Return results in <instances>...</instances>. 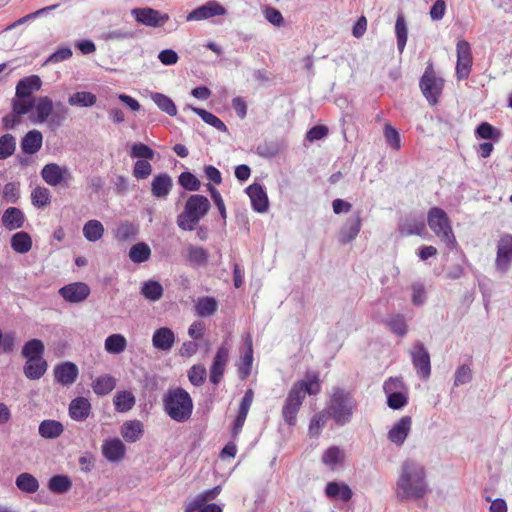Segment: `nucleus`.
Here are the masks:
<instances>
[{"label":"nucleus","mask_w":512,"mask_h":512,"mask_svg":"<svg viewBox=\"0 0 512 512\" xmlns=\"http://www.w3.org/2000/svg\"><path fill=\"white\" fill-rule=\"evenodd\" d=\"M430 492L425 467L413 460L402 462L395 484V496L400 502L418 501Z\"/></svg>","instance_id":"f257e3e1"},{"label":"nucleus","mask_w":512,"mask_h":512,"mask_svg":"<svg viewBox=\"0 0 512 512\" xmlns=\"http://www.w3.org/2000/svg\"><path fill=\"white\" fill-rule=\"evenodd\" d=\"M356 409L357 401L349 391L341 387L332 389L326 412L337 425L344 426L350 423Z\"/></svg>","instance_id":"f03ea898"},{"label":"nucleus","mask_w":512,"mask_h":512,"mask_svg":"<svg viewBox=\"0 0 512 512\" xmlns=\"http://www.w3.org/2000/svg\"><path fill=\"white\" fill-rule=\"evenodd\" d=\"M165 413L178 423L186 422L193 412V400L183 388L169 389L163 397Z\"/></svg>","instance_id":"7ed1b4c3"},{"label":"nucleus","mask_w":512,"mask_h":512,"mask_svg":"<svg viewBox=\"0 0 512 512\" xmlns=\"http://www.w3.org/2000/svg\"><path fill=\"white\" fill-rule=\"evenodd\" d=\"M210 207L207 197L200 194L191 195L186 201L183 212L177 217L178 227L184 231H193Z\"/></svg>","instance_id":"20e7f679"},{"label":"nucleus","mask_w":512,"mask_h":512,"mask_svg":"<svg viewBox=\"0 0 512 512\" xmlns=\"http://www.w3.org/2000/svg\"><path fill=\"white\" fill-rule=\"evenodd\" d=\"M427 222L430 229L447 247L453 249L456 246L457 242L449 218L443 209L431 208L428 212Z\"/></svg>","instance_id":"39448f33"},{"label":"nucleus","mask_w":512,"mask_h":512,"mask_svg":"<svg viewBox=\"0 0 512 512\" xmlns=\"http://www.w3.org/2000/svg\"><path fill=\"white\" fill-rule=\"evenodd\" d=\"M300 385H292L284 401L282 408V417L286 424L293 426L296 424V418L304 400V390Z\"/></svg>","instance_id":"423d86ee"},{"label":"nucleus","mask_w":512,"mask_h":512,"mask_svg":"<svg viewBox=\"0 0 512 512\" xmlns=\"http://www.w3.org/2000/svg\"><path fill=\"white\" fill-rule=\"evenodd\" d=\"M220 491V486L203 491L186 504L185 512H222L219 505L215 503L208 504L209 501L214 500L219 495Z\"/></svg>","instance_id":"0eeeda50"},{"label":"nucleus","mask_w":512,"mask_h":512,"mask_svg":"<svg viewBox=\"0 0 512 512\" xmlns=\"http://www.w3.org/2000/svg\"><path fill=\"white\" fill-rule=\"evenodd\" d=\"M43 181L49 186L56 187L59 185L68 186L73 180V175L70 169L57 163H48L43 166L41 172Z\"/></svg>","instance_id":"6e6552de"},{"label":"nucleus","mask_w":512,"mask_h":512,"mask_svg":"<svg viewBox=\"0 0 512 512\" xmlns=\"http://www.w3.org/2000/svg\"><path fill=\"white\" fill-rule=\"evenodd\" d=\"M443 85V79L436 77L433 70L429 67L420 79L421 91L431 105H435L438 102Z\"/></svg>","instance_id":"1a4fd4ad"},{"label":"nucleus","mask_w":512,"mask_h":512,"mask_svg":"<svg viewBox=\"0 0 512 512\" xmlns=\"http://www.w3.org/2000/svg\"><path fill=\"white\" fill-rule=\"evenodd\" d=\"M412 364L416 370L417 375L426 380L431 375V361L430 354L421 342H416L411 350Z\"/></svg>","instance_id":"9d476101"},{"label":"nucleus","mask_w":512,"mask_h":512,"mask_svg":"<svg viewBox=\"0 0 512 512\" xmlns=\"http://www.w3.org/2000/svg\"><path fill=\"white\" fill-rule=\"evenodd\" d=\"M227 14V10L219 2L209 0L205 4L193 9L187 16V21H201L207 20L216 16H223Z\"/></svg>","instance_id":"9b49d317"},{"label":"nucleus","mask_w":512,"mask_h":512,"mask_svg":"<svg viewBox=\"0 0 512 512\" xmlns=\"http://www.w3.org/2000/svg\"><path fill=\"white\" fill-rule=\"evenodd\" d=\"M59 295L70 304H77L85 301L90 295V288L84 282H73L61 287Z\"/></svg>","instance_id":"f8f14e48"},{"label":"nucleus","mask_w":512,"mask_h":512,"mask_svg":"<svg viewBox=\"0 0 512 512\" xmlns=\"http://www.w3.org/2000/svg\"><path fill=\"white\" fill-rule=\"evenodd\" d=\"M131 14L137 22L154 28L163 26L169 19L167 14H161L152 8H134Z\"/></svg>","instance_id":"ddd939ff"},{"label":"nucleus","mask_w":512,"mask_h":512,"mask_svg":"<svg viewBox=\"0 0 512 512\" xmlns=\"http://www.w3.org/2000/svg\"><path fill=\"white\" fill-rule=\"evenodd\" d=\"M362 227L361 211H356L353 215L346 219L342 225L338 241L345 245L352 242L358 236Z\"/></svg>","instance_id":"4468645a"},{"label":"nucleus","mask_w":512,"mask_h":512,"mask_svg":"<svg viewBox=\"0 0 512 512\" xmlns=\"http://www.w3.org/2000/svg\"><path fill=\"white\" fill-rule=\"evenodd\" d=\"M229 358V348L222 345L218 348L210 367V382L218 385L222 380Z\"/></svg>","instance_id":"2eb2a0df"},{"label":"nucleus","mask_w":512,"mask_h":512,"mask_svg":"<svg viewBox=\"0 0 512 512\" xmlns=\"http://www.w3.org/2000/svg\"><path fill=\"white\" fill-rule=\"evenodd\" d=\"M252 208L258 213H264L268 210L269 200L264 187L259 183H253L246 188Z\"/></svg>","instance_id":"dca6fc26"},{"label":"nucleus","mask_w":512,"mask_h":512,"mask_svg":"<svg viewBox=\"0 0 512 512\" xmlns=\"http://www.w3.org/2000/svg\"><path fill=\"white\" fill-rule=\"evenodd\" d=\"M412 427L410 416L401 417L389 430L388 439L397 446L403 445Z\"/></svg>","instance_id":"f3484780"},{"label":"nucleus","mask_w":512,"mask_h":512,"mask_svg":"<svg viewBox=\"0 0 512 512\" xmlns=\"http://www.w3.org/2000/svg\"><path fill=\"white\" fill-rule=\"evenodd\" d=\"M512 261V236L502 237L498 243L496 267L501 272H506Z\"/></svg>","instance_id":"a211bd4d"},{"label":"nucleus","mask_w":512,"mask_h":512,"mask_svg":"<svg viewBox=\"0 0 512 512\" xmlns=\"http://www.w3.org/2000/svg\"><path fill=\"white\" fill-rule=\"evenodd\" d=\"M254 399L252 389H247L239 405L238 414L234 420L232 434L236 437L242 430L250 407Z\"/></svg>","instance_id":"6ab92c4d"},{"label":"nucleus","mask_w":512,"mask_h":512,"mask_svg":"<svg viewBox=\"0 0 512 512\" xmlns=\"http://www.w3.org/2000/svg\"><path fill=\"white\" fill-rule=\"evenodd\" d=\"M397 380L390 378L384 382L383 390L387 395V405L393 410H399L407 405L408 397L402 392H394Z\"/></svg>","instance_id":"aec40b11"},{"label":"nucleus","mask_w":512,"mask_h":512,"mask_svg":"<svg viewBox=\"0 0 512 512\" xmlns=\"http://www.w3.org/2000/svg\"><path fill=\"white\" fill-rule=\"evenodd\" d=\"M34 112L30 115V120L35 124L46 122L52 114L53 102L48 96H42L35 100Z\"/></svg>","instance_id":"412c9836"},{"label":"nucleus","mask_w":512,"mask_h":512,"mask_svg":"<svg viewBox=\"0 0 512 512\" xmlns=\"http://www.w3.org/2000/svg\"><path fill=\"white\" fill-rule=\"evenodd\" d=\"M126 453V447L119 438L106 440L102 445V454L110 462L122 460Z\"/></svg>","instance_id":"4be33fe9"},{"label":"nucleus","mask_w":512,"mask_h":512,"mask_svg":"<svg viewBox=\"0 0 512 512\" xmlns=\"http://www.w3.org/2000/svg\"><path fill=\"white\" fill-rule=\"evenodd\" d=\"M425 231V222L423 217L409 215L399 223V232L403 236L422 235Z\"/></svg>","instance_id":"5701e85b"},{"label":"nucleus","mask_w":512,"mask_h":512,"mask_svg":"<svg viewBox=\"0 0 512 512\" xmlns=\"http://www.w3.org/2000/svg\"><path fill=\"white\" fill-rule=\"evenodd\" d=\"M175 343V334L168 327H161L154 331L152 345L157 350L169 351Z\"/></svg>","instance_id":"b1692460"},{"label":"nucleus","mask_w":512,"mask_h":512,"mask_svg":"<svg viewBox=\"0 0 512 512\" xmlns=\"http://www.w3.org/2000/svg\"><path fill=\"white\" fill-rule=\"evenodd\" d=\"M78 367L72 362H65L55 367V379L62 385L73 384L78 377Z\"/></svg>","instance_id":"393cba45"},{"label":"nucleus","mask_w":512,"mask_h":512,"mask_svg":"<svg viewBox=\"0 0 512 512\" xmlns=\"http://www.w3.org/2000/svg\"><path fill=\"white\" fill-rule=\"evenodd\" d=\"M325 494L328 498L333 500H341L348 502L353 496L351 488L344 482L332 481L325 487Z\"/></svg>","instance_id":"a878e982"},{"label":"nucleus","mask_w":512,"mask_h":512,"mask_svg":"<svg viewBox=\"0 0 512 512\" xmlns=\"http://www.w3.org/2000/svg\"><path fill=\"white\" fill-rule=\"evenodd\" d=\"M43 144V135L38 130H30L27 132L24 137L21 139L20 147L23 153L25 154H35L37 153Z\"/></svg>","instance_id":"bb28decb"},{"label":"nucleus","mask_w":512,"mask_h":512,"mask_svg":"<svg viewBox=\"0 0 512 512\" xmlns=\"http://www.w3.org/2000/svg\"><path fill=\"white\" fill-rule=\"evenodd\" d=\"M91 412V404L87 398L77 397L69 404V415L75 421H85Z\"/></svg>","instance_id":"cd10ccee"},{"label":"nucleus","mask_w":512,"mask_h":512,"mask_svg":"<svg viewBox=\"0 0 512 512\" xmlns=\"http://www.w3.org/2000/svg\"><path fill=\"white\" fill-rule=\"evenodd\" d=\"M172 178L167 173H161L154 176L151 183L152 195L165 199L172 189Z\"/></svg>","instance_id":"c85d7f7f"},{"label":"nucleus","mask_w":512,"mask_h":512,"mask_svg":"<svg viewBox=\"0 0 512 512\" xmlns=\"http://www.w3.org/2000/svg\"><path fill=\"white\" fill-rule=\"evenodd\" d=\"M42 81L39 76L31 75L21 79L16 86V95L34 97L33 93L40 90Z\"/></svg>","instance_id":"c756f323"},{"label":"nucleus","mask_w":512,"mask_h":512,"mask_svg":"<svg viewBox=\"0 0 512 512\" xmlns=\"http://www.w3.org/2000/svg\"><path fill=\"white\" fill-rule=\"evenodd\" d=\"M48 364L44 358L29 359L24 365V374L30 380L40 379L46 372Z\"/></svg>","instance_id":"7c9ffc66"},{"label":"nucleus","mask_w":512,"mask_h":512,"mask_svg":"<svg viewBox=\"0 0 512 512\" xmlns=\"http://www.w3.org/2000/svg\"><path fill=\"white\" fill-rule=\"evenodd\" d=\"M120 433L125 441L134 443L143 435V424L139 420H130L123 423Z\"/></svg>","instance_id":"2f4dec72"},{"label":"nucleus","mask_w":512,"mask_h":512,"mask_svg":"<svg viewBox=\"0 0 512 512\" xmlns=\"http://www.w3.org/2000/svg\"><path fill=\"white\" fill-rule=\"evenodd\" d=\"M24 214L16 207L7 208L2 216L3 225L9 230L21 228L24 224Z\"/></svg>","instance_id":"473e14b6"},{"label":"nucleus","mask_w":512,"mask_h":512,"mask_svg":"<svg viewBox=\"0 0 512 512\" xmlns=\"http://www.w3.org/2000/svg\"><path fill=\"white\" fill-rule=\"evenodd\" d=\"M186 252V259L192 267H202L208 263V252L203 247L189 245Z\"/></svg>","instance_id":"72a5a7b5"},{"label":"nucleus","mask_w":512,"mask_h":512,"mask_svg":"<svg viewBox=\"0 0 512 512\" xmlns=\"http://www.w3.org/2000/svg\"><path fill=\"white\" fill-rule=\"evenodd\" d=\"M246 351L241 356L240 363L238 365V373L241 379L246 378L251 373V367L253 362V348H252V339L250 336L247 337L246 341Z\"/></svg>","instance_id":"f704fd0d"},{"label":"nucleus","mask_w":512,"mask_h":512,"mask_svg":"<svg viewBox=\"0 0 512 512\" xmlns=\"http://www.w3.org/2000/svg\"><path fill=\"white\" fill-rule=\"evenodd\" d=\"M38 431L41 437L45 439H54L63 433L64 426L61 422L56 420H43L39 425Z\"/></svg>","instance_id":"c9c22d12"},{"label":"nucleus","mask_w":512,"mask_h":512,"mask_svg":"<svg viewBox=\"0 0 512 512\" xmlns=\"http://www.w3.org/2000/svg\"><path fill=\"white\" fill-rule=\"evenodd\" d=\"M135 397L130 391H118L113 398L115 410L120 413L131 410L135 405Z\"/></svg>","instance_id":"e433bc0d"},{"label":"nucleus","mask_w":512,"mask_h":512,"mask_svg":"<svg viewBox=\"0 0 512 512\" xmlns=\"http://www.w3.org/2000/svg\"><path fill=\"white\" fill-rule=\"evenodd\" d=\"M116 386V379L109 375L105 374L99 376L92 382V388L96 395L104 396L109 394Z\"/></svg>","instance_id":"4c0bfd02"},{"label":"nucleus","mask_w":512,"mask_h":512,"mask_svg":"<svg viewBox=\"0 0 512 512\" xmlns=\"http://www.w3.org/2000/svg\"><path fill=\"white\" fill-rule=\"evenodd\" d=\"M395 34L397 39V49L402 53L405 49L408 39V28L404 14L399 12L395 23Z\"/></svg>","instance_id":"58836bf2"},{"label":"nucleus","mask_w":512,"mask_h":512,"mask_svg":"<svg viewBox=\"0 0 512 512\" xmlns=\"http://www.w3.org/2000/svg\"><path fill=\"white\" fill-rule=\"evenodd\" d=\"M128 256L133 263L141 264L150 259L151 249L147 243L138 242L130 248Z\"/></svg>","instance_id":"ea45409f"},{"label":"nucleus","mask_w":512,"mask_h":512,"mask_svg":"<svg viewBox=\"0 0 512 512\" xmlns=\"http://www.w3.org/2000/svg\"><path fill=\"white\" fill-rule=\"evenodd\" d=\"M163 287L156 280H148L142 284L141 294L149 301L156 302L163 296Z\"/></svg>","instance_id":"a19ab883"},{"label":"nucleus","mask_w":512,"mask_h":512,"mask_svg":"<svg viewBox=\"0 0 512 512\" xmlns=\"http://www.w3.org/2000/svg\"><path fill=\"white\" fill-rule=\"evenodd\" d=\"M11 247L17 253H27L32 247V239L27 232H17L11 237Z\"/></svg>","instance_id":"79ce46f5"},{"label":"nucleus","mask_w":512,"mask_h":512,"mask_svg":"<svg viewBox=\"0 0 512 512\" xmlns=\"http://www.w3.org/2000/svg\"><path fill=\"white\" fill-rule=\"evenodd\" d=\"M72 487V481L67 475H54L48 481V489L55 494H64Z\"/></svg>","instance_id":"37998d69"},{"label":"nucleus","mask_w":512,"mask_h":512,"mask_svg":"<svg viewBox=\"0 0 512 512\" xmlns=\"http://www.w3.org/2000/svg\"><path fill=\"white\" fill-rule=\"evenodd\" d=\"M150 97L161 111L169 116H175L177 114L176 105L170 97L158 92L151 93Z\"/></svg>","instance_id":"c03bdc74"},{"label":"nucleus","mask_w":512,"mask_h":512,"mask_svg":"<svg viewBox=\"0 0 512 512\" xmlns=\"http://www.w3.org/2000/svg\"><path fill=\"white\" fill-rule=\"evenodd\" d=\"M44 344L39 339L27 341L22 348V356L27 360L43 358Z\"/></svg>","instance_id":"a18cd8bd"},{"label":"nucleus","mask_w":512,"mask_h":512,"mask_svg":"<svg viewBox=\"0 0 512 512\" xmlns=\"http://www.w3.org/2000/svg\"><path fill=\"white\" fill-rule=\"evenodd\" d=\"M192 110L208 125L216 128L218 131L228 132L226 124L213 113L197 107H192Z\"/></svg>","instance_id":"49530a36"},{"label":"nucleus","mask_w":512,"mask_h":512,"mask_svg":"<svg viewBox=\"0 0 512 512\" xmlns=\"http://www.w3.org/2000/svg\"><path fill=\"white\" fill-rule=\"evenodd\" d=\"M104 226L98 220H89L84 224L83 235L90 242H96L102 238Z\"/></svg>","instance_id":"de8ad7c7"},{"label":"nucleus","mask_w":512,"mask_h":512,"mask_svg":"<svg viewBox=\"0 0 512 512\" xmlns=\"http://www.w3.org/2000/svg\"><path fill=\"white\" fill-rule=\"evenodd\" d=\"M15 483L17 488L25 493H35L39 489L38 480L27 472L18 475Z\"/></svg>","instance_id":"09e8293b"},{"label":"nucleus","mask_w":512,"mask_h":512,"mask_svg":"<svg viewBox=\"0 0 512 512\" xmlns=\"http://www.w3.org/2000/svg\"><path fill=\"white\" fill-rule=\"evenodd\" d=\"M105 350L111 354H120L127 347V340L121 334H112L105 339Z\"/></svg>","instance_id":"8fccbe9b"},{"label":"nucleus","mask_w":512,"mask_h":512,"mask_svg":"<svg viewBox=\"0 0 512 512\" xmlns=\"http://www.w3.org/2000/svg\"><path fill=\"white\" fill-rule=\"evenodd\" d=\"M35 100V97H24L15 94L12 101V110L17 114L25 115L33 109Z\"/></svg>","instance_id":"3c124183"},{"label":"nucleus","mask_w":512,"mask_h":512,"mask_svg":"<svg viewBox=\"0 0 512 512\" xmlns=\"http://www.w3.org/2000/svg\"><path fill=\"white\" fill-rule=\"evenodd\" d=\"M68 103L71 106L90 107L96 103V96L91 92H76L69 97Z\"/></svg>","instance_id":"603ef678"},{"label":"nucleus","mask_w":512,"mask_h":512,"mask_svg":"<svg viewBox=\"0 0 512 512\" xmlns=\"http://www.w3.org/2000/svg\"><path fill=\"white\" fill-rule=\"evenodd\" d=\"M196 313L200 317H208L217 310V302L212 297H202L196 304Z\"/></svg>","instance_id":"864d4df0"},{"label":"nucleus","mask_w":512,"mask_h":512,"mask_svg":"<svg viewBox=\"0 0 512 512\" xmlns=\"http://www.w3.org/2000/svg\"><path fill=\"white\" fill-rule=\"evenodd\" d=\"M16 149V139L12 134H4L0 137V160L12 156Z\"/></svg>","instance_id":"5fc2aeb1"},{"label":"nucleus","mask_w":512,"mask_h":512,"mask_svg":"<svg viewBox=\"0 0 512 512\" xmlns=\"http://www.w3.org/2000/svg\"><path fill=\"white\" fill-rule=\"evenodd\" d=\"M475 135L477 138L485 140H498L500 138V131L493 127L488 122H482L476 128Z\"/></svg>","instance_id":"6e6d98bb"},{"label":"nucleus","mask_w":512,"mask_h":512,"mask_svg":"<svg viewBox=\"0 0 512 512\" xmlns=\"http://www.w3.org/2000/svg\"><path fill=\"white\" fill-rule=\"evenodd\" d=\"M50 191L45 187H36L31 193L32 204L38 208L47 206L50 203Z\"/></svg>","instance_id":"4d7b16f0"},{"label":"nucleus","mask_w":512,"mask_h":512,"mask_svg":"<svg viewBox=\"0 0 512 512\" xmlns=\"http://www.w3.org/2000/svg\"><path fill=\"white\" fill-rule=\"evenodd\" d=\"M389 329L398 336H404L407 333V325L402 315L396 314L386 320Z\"/></svg>","instance_id":"13d9d810"},{"label":"nucleus","mask_w":512,"mask_h":512,"mask_svg":"<svg viewBox=\"0 0 512 512\" xmlns=\"http://www.w3.org/2000/svg\"><path fill=\"white\" fill-rule=\"evenodd\" d=\"M178 182L188 191H198L200 188V181L189 171L182 172L178 177Z\"/></svg>","instance_id":"bf43d9fd"},{"label":"nucleus","mask_w":512,"mask_h":512,"mask_svg":"<svg viewBox=\"0 0 512 512\" xmlns=\"http://www.w3.org/2000/svg\"><path fill=\"white\" fill-rule=\"evenodd\" d=\"M207 376L206 368L203 365H193L188 371V378L192 385L201 386Z\"/></svg>","instance_id":"052dcab7"},{"label":"nucleus","mask_w":512,"mask_h":512,"mask_svg":"<svg viewBox=\"0 0 512 512\" xmlns=\"http://www.w3.org/2000/svg\"><path fill=\"white\" fill-rule=\"evenodd\" d=\"M341 460L342 451L336 446L328 448L322 456L323 463L331 468L339 464Z\"/></svg>","instance_id":"680f3d73"},{"label":"nucleus","mask_w":512,"mask_h":512,"mask_svg":"<svg viewBox=\"0 0 512 512\" xmlns=\"http://www.w3.org/2000/svg\"><path fill=\"white\" fill-rule=\"evenodd\" d=\"M67 109L63 106L57 108L56 110L52 109V114L49 116L48 126L51 130H55L62 126L63 122L66 119Z\"/></svg>","instance_id":"e2e57ef3"},{"label":"nucleus","mask_w":512,"mask_h":512,"mask_svg":"<svg viewBox=\"0 0 512 512\" xmlns=\"http://www.w3.org/2000/svg\"><path fill=\"white\" fill-rule=\"evenodd\" d=\"M130 155L132 158H138L143 160L153 159L154 151L144 143H135L131 147Z\"/></svg>","instance_id":"0e129e2a"},{"label":"nucleus","mask_w":512,"mask_h":512,"mask_svg":"<svg viewBox=\"0 0 512 512\" xmlns=\"http://www.w3.org/2000/svg\"><path fill=\"white\" fill-rule=\"evenodd\" d=\"M327 412H319L315 414L309 424V433L318 436L327 422Z\"/></svg>","instance_id":"69168bd1"},{"label":"nucleus","mask_w":512,"mask_h":512,"mask_svg":"<svg viewBox=\"0 0 512 512\" xmlns=\"http://www.w3.org/2000/svg\"><path fill=\"white\" fill-rule=\"evenodd\" d=\"M384 137L386 142L395 150L401 148L400 134L396 128L390 124H386L384 128Z\"/></svg>","instance_id":"338daca9"},{"label":"nucleus","mask_w":512,"mask_h":512,"mask_svg":"<svg viewBox=\"0 0 512 512\" xmlns=\"http://www.w3.org/2000/svg\"><path fill=\"white\" fill-rule=\"evenodd\" d=\"M19 183L9 182L4 185L3 198L8 203H16L20 197Z\"/></svg>","instance_id":"774afa93"}]
</instances>
